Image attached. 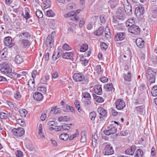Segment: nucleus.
Here are the masks:
<instances>
[{"label": "nucleus", "instance_id": "47", "mask_svg": "<svg viewBox=\"0 0 157 157\" xmlns=\"http://www.w3.org/2000/svg\"><path fill=\"white\" fill-rule=\"evenodd\" d=\"M20 113L22 117H26L27 113V111L26 109H22L20 110Z\"/></svg>", "mask_w": 157, "mask_h": 157}, {"label": "nucleus", "instance_id": "33", "mask_svg": "<svg viewBox=\"0 0 157 157\" xmlns=\"http://www.w3.org/2000/svg\"><path fill=\"white\" fill-rule=\"evenodd\" d=\"M69 120V117L67 116H64L63 117H59L58 119L59 121L60 122H65Z\"/></svg>", "mask_w": 157, "mask_h": 157}, {"label": "nucleus", "instance_id": "30", "mask_svg": "<svg viewBox=\"0 0 157 157\" xmlns=\"http://www.w3.org/2000/svg\"><path fill=\"white\" fill-rule=\"evenodd\" d=\"M144 10V8L143 7L139 6L138 7L136 8L135 13L138 14L139 15H140V14L142 15L143 13V11Z\"/></svg>", "mask_w": 157, "mask_h": 157}, {"label": "nucleus", "instance_id": "51", "mask_svg": "<svg viewBox=\"0 0 157 157\" xmlns=\"http://www.w3.org/2000/svg\"><path fill=\"white\" fill-rule=\"evenodd\" d=\"M64 129V126L63 125L59 126L55 128V130L56 131H62Z\"/></svg>", "mask_w": 157, "mask_h": 157}, {"label": "nucleus", "instance_id": "17", "mask_svg": "<svg viewBox=\"0 0 157 157\" xmlns=\"http://www.w3.org/2000/svg\"><path fill=\"white\" fill-rule=\"evenodd\" d=\"M123 77L125 81L126 82H130L131 80L132 74L131 71H128L127 73H125L123 75Z\"/></svg>", "mask_w": 157, "mask_h": 157}, {"label": "nucleus", "instance_id": "57", "mask_svg": "<svg viewBox=\"0 0 157 157\" xmlns=\"http://www.w3.org/2000/svg\"><path fill=\"white\" fill-rule=\"evenodd\" d=\"M27 148L30 151H33L34 150V148L33 146L31 144L27 145H26Z\"/></svg>", "mask_w": 157, "mask_h": 157}, {"label": "nucleus", "instance_id": "5", "mask_svg": "<svg viewBox=\"0 0 157 157\" xmlns=\"http://www.w3.org/2000/svg\"><path fill=\"white\" fill-rule=\"evenodd\" d=\"M116 16L117 18L121 20H124L125 18V14L123 8H119L116 12Z\"/></svg>", "mask_w": 157, "mask_h": 157}, {"label": "nucleus", "instance_id": "29", "mask_svg": "<svg viewBox=\"0 0 157 157\" xmlns=\"http://www.w3.org/2000/svg\"><path fill=\"white\" fill-rule=\"evenodd\" d=\"M134 20L133 18H130L128 19L126 22V26L127 27H131L135 25Z\"/></svg>", "mask_w": 157, "mask_h": 157}, {"label": "nucleus", "instance_id": "37", "mask_svg": "<svg viewBox=\"0 0 157 157\" xmlns=\"http://www.w3.org/2000/svg\"><path fill=\"white\" fill-rule=\"evenodd\" d=\"M93 94V96L95 97V100L97 102L101 103L104 101V99L101 97L99 96H97L95 94Z\"/></svg>", "mask_w": 157, "mask_h": 157}, {"label": "nucleus", "instance_id": "53", "mask_svg": "<svg viewBox=\"0 0 157 157\" xmlns=\"http://www.w3.org/2000/svg\"><path fill=\"white\" fill-rule=\"evenodd\" d=\"M18 123L21 126L23 127L25 126V124L24 121L22 120L21 119H19L17 121Z\"/></svg>", "mask_w": 157, "mask_h": 157}, {"label": "nucleus", "instance_id": "64", "mask_svg": "<svg viewBox=\"0 0 157 157\" xmlns=\"http://www.w3.org/2000/svg\"><path fill=\"white\" fill-rule=\"evenodd\" d=\"M46 117V115L45 113H43L42 114L40 117L41 120L44 121Z\"/></svg>", "mask_w": 157, "mask_h": 157}, {"label": "nucleus", "instance_id": "38", "mask_svg": "<svg viewBox=\"0 0 157 157\" xmlns=\"http://www.w3.org/2000/svg\"><path fill=\"white\" fill-rule=\"evenodd\" d=\"M105 37L107 38H110V30L109 28L106 27L105 29Z\"/></svg>", "mask_w": 157, "mask_h": 157}, {"label": "nucleus", "instance_id": "48", "mask_svg": "<svg viewBox=\"0 0 157 157\" xmlns=\"http://www.w3.org/2000/svg\"><path fill=\"white\" fill-rule=\"evenodd\" d=\"M0 118L2 119H6L8 118V114L4 112L0 113Z\"/></svg>", "mask_w": 157, "mask_h": 157}, {"label": "nucleus", "instance_id": "12", "mask_svg": "<svg viewBox=\"0 0 157 157\" xmlns=\"http://www.w3.org/2000/svg\"><path fill=\"white\" fill-rule=\"evenodd\" d=\"M98 112L100 116V118L103 117H106L107 113V111L101 107H98Z\"/></svg>", "mask_w": 157, "mask_h": 157}, {"label": "nucleus", "instance_id": "9", "mask_svg": "<svg viewBox=\"0 0 157 157\" xmlns=\"http://www.w3.org/2000/svg\"><path fill=\"white\" fill-rule=\"evenodd\" d=\"M4 42L5 45L9 48H11L14 45V44L12 42V38L9 36L4 38Z\"/></svg>", "mask_w": 157, "mask_h": 157}, {"label": "nucleus", "instance_id": "32", "mask_svg": "<svg viewBox=\"0 0 157 157\" xmlns=\"http://www.w3.org/2000/svg\"><path fill=\"white\" fill-rule=\"evenodd\" d=\"M19 37H21L26 38L27 39H30V35L28 33L24 32L20 34L19 35Z\"/></svg>", "mask_w": 157, "mask_h": 157}, {"label": "nucleus", "instance_id": "46", "mask_svg": "<svg viewBox=\"0 0 157 157\" xmlns=\"http://www.w3.org/2000/svg\"><path fill=\"white\" fill-rule=\"evenodd\" d=\"M96 116V113L94 112H91L90 113V119L92 121L94 120Z\"/></svg>", "mask_w": 157, "mask_h": 157}, {"label": "nucleus", "instance_id": "40", "mask_svg": "<svg viewBox=\"0 0 157 157\" xmlns=\"http://www.w3.org/2000/svg\"><path fill=\"white\" fill-rule=\"evenodd\" d=\"M88 48V46L87 44H83L81 47L80 51L84 52L86 51Z\"/></svg>", "mask_w": 157, "mask_h": 157}, {"label": "nucleus", "instance_id": "14", "mask_svg": "<svg viewBox=\"0 0 157 157\" xmlns=\"http://www.w3.org/2000/svg\"><path fill=\"white\" fill-rule=\"evenodd\" d=\"M33 98L37 101H41L43 98V96L41 93L38 92H35L33 95Z\"/></svg>", "mask_w": 157, "mask_h": 157}, {"label": "nucleus", "instance_id": "52", "mask_svg": "<svg viewBox=\"0 0 157 157\" xmlns=\"http://www.w3.org/2000/svg\"><path fill=\"white\" fill-rule=\"evenodd\" d=\"M7 103L8 106L11 108H13L15 107V105L14 104L12 101H7Z\"/></svg>", "mask_w": 157, "mask_h": 157}, {"label": "nucleus", "instance_id": "50", "mask_svg": "<svg viewBox=\"0 0 157 157\" xmlns=\"http://www.w3.org/2000/svg\"><path fill=\"white\" fill-rule=\"evenodd\" d=\"M63 48L64 50L66 51H69L71 49V48L66 43L63 45Z\"/></svg>", "mask_w": 157, "mask_h": 157}, {"label": "nucleus", "instance_id": "55", "mask_svg": "<svg viewBox=\"0 0 157 157\" xmlns=\"http://www.w3.org/2000/svg\"><path fill=\"white\" fill-rule=\"evenodd\" d=\"M100 80L103 83H105L108 81V79L105 77H101Z\"/></svg>", "mask_w": 157, "mask_h": 157}, {"label": "nucleus", "instance_id": "43", "mask_svg": "<svg viewBox=\"0 0 157 157\" xmlns=\"http://www.w3.org/2000/svg\"><path fill=\"white\" fill-rule=\"evenodd\" d=\"M29 10L27 8H25V15L24 16V18L26 19H28L30 18V16L29 14Z\"/></svg>", "mask_w": 157, "mask_h": 157}, {"label": "nucleus", "instance_id": "31", "mask_svg": "<svg viewBox=\"0 0 157 157\" xmlns=\"http://www.w3.org/2000/svg\"><path fill=\"white\" fill-rule=\"evenodd\" d=\"M15 61L16 63L17 64H20L23 61L22 56L19 55H17L16 56Z\"/></svg>", "mask_w": 157, "mask_h": 157}, {"label": "nucleus", "instance_id": "61", "mask_svg": "<svg viewBox=\"0 0 157 157\" xmlns=\"http://www.w3.org/2000/svg\"><path fill=\"white\" fill-rule=\"evenodd\" d=\"M47 124L49 126H54L55 125V123L54 121H49L47 123Z\"/></svg>", "mask_w": 157, "mask_h": 157}, {"label": "nucleus", "instance_id": "7", "mask_svg": "<svg viewBox=\"0 0 157 157\" xmlns=\"http://www.w3.org/2000/svg\"><path fill=\"white\" fill-rule=\"evenodd\" d=\"M73 12H70L64 15V17L66 18L70 17L71 20H75V22H77L78 21V17L76 14H75Z\"/></svg>", "mask_w": 157, "mask_h": 157}, {"label": "nucleus", "instance_id": "35", "mask_svg": "<svg viewBox=\"0 0 157 157\" xmlns=\"http://www.w3.org/2000/svg\"><path fill=\"white\" fill-rule=\"evenodd\" d=\"M151 94L153 96H157V86H154L151 90Z\"/></svg>", "mask_w": 157, "mask_h": 157}, {"label": "nucleus", "instance_id": "13", "mask_svg": "<svg viewBox=\"0 0 157 157\" xmlns=\"http://www.w3.org/2000/svg\"><path fill=\"white\" fill-rule=\"evenodd\" d=\"M125 37V34L124 33H119L116 35L115 39L116 41H119L123 40Z\"/></svg>", "mask_w": 157, "mask_h": 157}, {"label": "nucleus", "instance_id": "21", "mask_svg": "<svg viewBox=\"0 0 157 157\" xmlns=\"http://www.w3.org/2000/svg\"><path fill=\"white\" fill-rule=\"evenodd\" d=\"M21 44L24 48H28L31 44V43L28 39H23L21 40Z\"/></svg>", "mask_w": 157, "mask_h": 157}, {"label": "nucleus", "instance_id": "49", "mask_svg": "<svg viewBox=\"0 0 157 157\" xmlns=\"http://www.w3.org/2000/svg\"><path fill=\"white\" fill-rule=\"evenodd\" d=\"M14 98L17 100H19L21 98V95L19 92H17L14 94Z\"/></svg>", "mask_w": 157, "mask_h": 157}, {"label": "nucleus", "instance_id": "36", "mask_svg": "<svg viewBox=\"0 0 157 157\" xmlns=\"http://www.w3.org/2000/svg\"><path fill=\"white\" fill-rule=\"evenodd\" d=\"M143 155V152L141 149H138L135 154V156L136 157H142Z\"/></svg>", "mask_w": 157, "mask_h": 157}, {"label": "nucleus", "instance_id": "2", "mask_svg": "<svg viewBox=\"0 0 157 157\" xmlns=\"http://www.w3.org/2000/svg\"><path fill=\"white\" fill-rule=\"evenodd\" d=\"M156 75V71L151 68H149L147 71V77L149 82L153 83L155 81Z\"/></svg>", "mask_w": 157, "mask_h": 157}, {"label": "nucleus", "instance_id": "58", "mask_svg": "<svg viewBox=\"0 0 157 157\" xmlns=\"http://www.w3.org/2000/svg\"><path fill=\"white\" fill-rule=\"evenodd\" d=\"M85 23V20L83 18H82L80 21L79 23V27H82V26Z\"/></svg>", "mask_w": 157, "mask_h": 157}, {"label": "nucleus", "instance_id": "11", "mask_svg": "<svg viewBox=\"0 0 157 157\" xmlns=\"http://www.w3.org/2000/svg\"><path fill=\"white\" fill-rule=\"evenodd\" d=\"M73 77L74 80L76 82L81 81L84 79V76L78 73L75 74Z\"/></svg>", "mask_w": 157, "mask_h": 157}, {"label": "nucleus", "instance_id": "44", "mask_svg": "<svg viewBox=\"0 0 157 157\" xmlns=\"http://www.w3.org/2000/svg\"><path fill=\"white\" fill-rule=\"evenodd\" d=\"M46 15L48 17H53L55 15V13L51 10H49L46 11Z\"/></svg>", "mask_w": 157, "mask_h": 157}, {"label": "nucleus", "instance_id": "27", "mask_svg": "<svg viewBox=\"0 0 157 157\" xmlns=\"http://www.w3.org/2000/svg\"><path fill=\"white\" fill-rule=\"evenodd\" d=\"M98 137L97 135L95 134L93 135L92 138V144L94 147H96L98 141Z\"/></svg>", "mask_w": 157, "mask_h": 157}, {"label": "nucleus", "instance_id": "22", "mask_svg": "<svg viewBox=\"0 0 157 157\" xmlns=\"http://www.w3.org/2000/svg\"><path fill=\"white\" fill-rule=\"evenodd\" d=\"M136 44L140 48H142L144 46V41L142 39L137 38L136 40Z\"/></svg>", "mask_w": 157, "mask_h": 157}, {"label": "nucleus", "instance_id": "10", "mask_svg": "<svg viewBox=\"0 0 157 157\" xmlns=\"http://www.w3.org/2000/svg\"><path fill=\"white\" fill-rule=\"evenodd\" d=\"M103 153L105 155H110L113 154L114 151L110 145H108L105 147Z\"/></svg>", "mask_w": 157, "mask_h": 157}, {"label": "nucleus", "instance_id": "59", "mask_svg": "<svg viewBox=\"0 0 157 157\" xmlns=\"http://www.w3.org/2000/svg\"><path fill=\"white\" fill-rule=\"evenodd\" d=\"M78 133H75L72 135H71L70 136L69 138V140H72L75 137L77 136H78Z\"/></svg>", "mask_w": 157, "mask_h": 157}, {"label": "nucleus", "instance_id": "1", "mask_svg": "<svg viewBox=\"0 0 157 157\" xmlns=\"http://www.w3.org/2000/svg\"><path fill=\"white\" fill-rule=\"evenodd\" d=\"M13 67L12 65L6 62H4L2 67L1 68V71L11 78H13L16 76L17 73L12 71Z\"/></svg>", "mask_w": 157, "mask_h": 157}, {"label": "nucleus", "instance_id": "42", "mask_svg": "<svg viewBox=\"0 0 157 157\" xmlns=\"http://www.w3.org/2000/svg\"><path fill=\"white\" fill-rule=\"evenodd\" d=\"M95 70L97 73L98 74H101L103 73V70L101 69V66L100 65H98L96 66Z\"/></svg>", "mask_w": 157, "mask_h": 157}, {"label": "nucleus", "instance_id": "26", "mask_svg": "<svg viewBox=\"0 0 157 157\" xmlns=\"http://www.w3.org/2000/svg\"><path fill=\"white\" fill-rule=\"evenodd\" d=\"M74 103L76 107L78 112L81 114H82L83 112L82 110V109H80V102L77 100H76Z\"/></svg>", "mask_w": 157, "mask_h": 157}, {"label": "nucleus", "instance_id": "18", "mask_svg": "<svg viewBox=\"0 0 157 157\" xmlns=\"http://www.w3.org/2000/svg\"><path fill=\"white\" fill-rule=\"evenodd\" d=\"M52 36L49 35L47 38L45 44L46 46L48 47H49L50 48H52L53 44L52 42Z\"/></svg>", "mask_w": 157, "mask_h": 157}, {"label": "nucleus", "instance_id": "3", "mask_svg": "<svg viewBox=\"0 0 157 157\" xmlns=\"http://www.w3.org/2000/svg\"><path fill=\"white\" fill-rule=\"evenodd\" d=\"M124 11L126 13L130 15L132 13V7L131 5L127 0H124Z\"/></svg>", "mask_w": 157, "mask_h": 157}, {"label": "nucleus", "instance_id": "19", "mask_svg": "<svg viewBox=\"0 0 157 157\" xmlns=\"http://www.w3.org/2000/svg\"><path fill=\"white\" fill-rule=\"evenodd\" d=\"M94 92L98 95H101L102 93V90L101 86L97 85L94 86Z\"/></svg>", "mask_w": 157, "mask_h": 157}, {"label": "nucleus", "instance_id": "39", "mask_svg": "<svg viewBox=\"0 0 157 157\" xmlns=\"http://www.w3.org/2000/svg\"><path fill=\"white\" fill-rule=\"evenodd\" d=\"M82 95L84 98L86 100H90L91 99V96L90 94L86 92L82 93Z\"/></svg>", "mask_w": 157, "mask_h": 157}, {"label": "nucleus", "instance_id": "23", "mask_svg": "<svg viewBox=\"0 0 157 157\" xmlns=\"http://www.w3.org/2000/svg\"><path fill=\"white\" fill-rule=\"evenodd\" d=\"M144 105L136 107V109L137 113L140 115H142L144 111Z\"/></svg>", "mask_w": 157, "mask_h": 157}, {"label": "nucleus", "instance_id": "25", "mask_svg": "<svg viewBox=\"0 0 157 157\" xmlns=\"http://www.w3.org/2000/svg\"><path fill=\"white\" fill-rule=\"evenodd\" d=\"M73 54L71 52H68L64 53L63 55V58L66 59H72L73 57Z\"/></svg>", "mask_w": 157, "mask_h": 157}, {"label": "nucleus", "instance_id": "62", "mask_svg": "<svg viewBox=\"0 0 157 157\" xmlns=\"http://www.w3.org/2000/svg\"><path fill=\"white\" fill-rule=\"evenodd\" d=\"M59 77L58 72H57L53 73L52 75V78L54 79H56Z\"/></svg>", "mask_w": 157, "mask_h": 157}, {"label": "nucleus", "instance_id": "8", "mask_svg": "<svg viewBox=\"0 0 157 157\" xmlns=\"http://www.w3.org/2000/svg\"><path fill=\"white\" fill-rule=\"evenodd\" d=\"M128 31L129 32L135 35L138 34L140 32L139 27L136 25L129 27Z\"/></svg>", "mask_w": 157, "mask_h": 157}, {"label": "nucleus", "instance_id": "24", "mask_svg": "<svg viewBox=\"0 0 157 157\" xmlns=\"http://www.w3.org/2000/svg\"><path fill=\"white\" fill-rule=\"evenodd\" d=\"M61 109L59 108H56V107L55 106L52 107L50 111V113H52V112L54 111L53 114H56L60 113L61 112Z\"/></svg>", "mask_w": 157, "mask_h": 157}, {"label": "nucleus", "instance_id": "56", "mask_svg": "<svg viewBox=\"0 0 157 157\" xmlns=\"http://www.w3.org/2000/svg\"><path fill=\"white\" fill-rule=\"evenodd\" d=\"M17 157H21L22 155V152L20 151H17L15 153Z\"/></svg>", "mask_w": 157, "mask_h": 157}, {"label": "nucleus", "instance_id": "60", "mask_svg": "<svg viewBox=\"0 0 157 157\" xmlns=\"http://www.w3.org/2000/svg\"><path fill=\"white\" fill-rule=\"evenodd\" d=\"M37 73V72L36 70H34L32 71V76L33 79L36 77Z\"/></svg>", "mask_w": 157, "mask_h": 157}, {"label": "nucleus", "instance_id": "20", "mask_svg": "<svg viewBox=\"0 0 157 157\" xmlns=\"http://www.w3.org/2000/svg\"><path fill=\"white\" fill-rule=\"evenodd\" d=\"M105 90L106 91H114V88L112 83L107 84L104 85V86Z\"/></svg>", "mask_w": 157, "mask_h": 157}, {"label": "nucleus", "instance_id": "6", "mask_svg": "<svg viewBox=\"0 0 157 157\" xmlns=\"http://www.w3.org/2000/svg\"><path fill=\"white\" fill-rule=\"evenodd\" d=\"M116 108L117 109L121 110L123 109L125 106L124 101L121 99H117L115 102Z\"/></svg>", "mask_w": 157, "mask_h": 157}, {"label": "nucleus", "instance_id": "41", "mask_svg": "<svg viewBox=\"0 0 157 157\" xmlns=\"http://www.w3.org/2000/svg\"><path fill=\"white\" fill-rule=\"evenodd\" d=\"M46 88L44 86H39L37 88V90L42 93L45 94L46 92Z\"/></svg>", "mask_w": 157, "mask_h": 157}, {"label": "nucleus", "instance_id": "15", "mask_svg": "<svg viewBox=\"0 0 157 157\" xmlns=\"http://www.w3.org/2000/svg\"><path fill=\"white\" fill-rule=\"evenodd\" d=\"M136 150V147L135 146H132L126 150L125 151V153L128 155H132Z\"/></svg>", "mask_w": 157, "mask_h": 157}, {"label": "nucleus", "instance_id": "63", "mask_svg": "<svg viewBox=\"0 0 157 157\" xmlns=\"http://www.w3.org/2000/svg\"><path fill=\"white\" fill-rule=\"evenodd\" d=\"M100 18L101 22L102 23H104L105 21L104 17L103 16L101 15L100 16Z\"/></svg>", "mask_w": 157, "mask_h": 157}, {"label": "nucleus", "instance_id": "16", "mask_svg": "<svg viewBox=\"0 0 157 157\" xmlns=\"http://www.w3.org/2000/svg\"><path fill=\"white\" fill-rule=\"evenodd\" d=\"M117 130V128L113 126L111 128L104 131V133L107 135H109L110 134H113L115 133Z\"/></svg>", "mask_w": 157, "mask_h": 157}, {"label": "nucleus", "instance_id": "54", "mask_svg": "<svg viewBox=\"0 0 157 157\" xmlns=\"http://www.w3.org/2000/svg\"><path fill=\"white\" fill-rule=\"evenodd\" d=\"M101 47L102 50L103 49L105 50L107 48V46L106 44L104 43H101Z\"/></svg>", "mask_w": 157, "mask_h": 157}, {"label": "nucleus", "instance_id": "4", "mask_svg": "<svg viewBox=\"0 0 157 157\" xmlns=\"http://www.w3.org/2000/svg\"><path fill=\"white\" fill-rule=\"evenodd\" d=\"M12 132L15 136H21L24 135L25 130L22 128H14L12 130Z\"/></svg>", "mask_w": 157, "mask_h": 157}, {"label": "nucleus", "instance_id": "28", "mask_svg": "<svg viewBox=\"0 0 157 157\" xmlns=\"http://www.w3.org/2000/svg\"><path fill=\"white\" fill-rule=\"evenodd\" d=\"M104 29L102 27H100L98 29L94 32V34L97 36L101 35L103 32Z\"/></svg>", "mask_w": 157, "mask_h": 157}, {"label": "nucleus", "instance_id": "45", "mask_svg": "<svg viewBox=\"0 0 157 157\" xmlns=\"http://www.w3.org/2000/svg\"><path fill=\"white\" fill-rule=\"evenodd\" d=\"M36 14L39 18H42L43 17V15L42 12L39 10H37Z\"/></svg>", "mask_w": 157, "mask_h": 157}, {"label": "nucleus", "instance_id": "34", "mask_svg": "<svg viewBox=\"0 0 157 157\" xmlns=\"http://www.w3.org/2000/svg\"><path fill=\"white\" fill-rule=\"evenodd\" d=\"M69 136L67 133H63L61 134L59 136V138L63 140H66L69 138Z\"/></svg>", "mask_w": 157, "mask_h": 157}]
</instances>
